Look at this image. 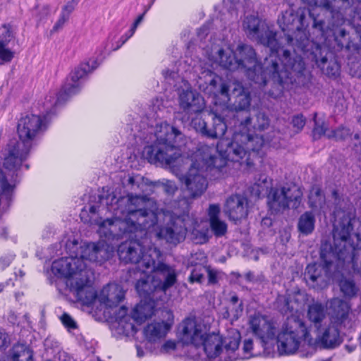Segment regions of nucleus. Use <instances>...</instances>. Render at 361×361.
I'll use <instances>...</instances> for the list:
<instances>
[{
	"label": "nucleus",
	"instance_id": "nucleus-1",
	"mask_svg": "<svg viewBox=\"0 0 361 361\" xmlns=\"http://www.w3.org/2000/svg\"><path fill=\"white\" fill-rule=\"evenodd\" d=\"M99 205L83 208L80 219L85 224L98 225L100 239L83 243L75 256L55 260L51 266L54 274L67 279L66 286L77 300L88 305L96 298L92 286L93 269L87 262L102 264L115 252V244L123 238H131L137 231L154 224L152 210L142 207L143 200L136 197H116L109 190L99 195Z\"/></svg>",
	"mask_w": 361,
	"mask_h": 361
},
{
	"label": "nucleus",
	"instance_id": "nucleus-2",
	"mask_svg": "<svg viewBox=\"0 0 361 361\" xmlns=\"http://www.w3.org/2000/svg\"><path fill=\"white\" fill-rule=\"evenodd\" d=\"M243 28L249 38L270 49V54L265 59L263 66L254 48L246 44H238L235 51L229 47L214 46L208 54V59L228 71H242L259 87L266 85L269 76L280 86V92L292 73L302 74L305 62L298 56H292L289 50L281 47L276 38V32L262 24L257 16H246Z\"/></svg>",
	"mask_w": 361,
	"mask_h": 361
},
{
	"label": "nucleus",
	"instance_id": "nucleus-3",
	"mask_svg": "<svg viewBox=\"0 0 361 361\" xmlns=\"http://www.w3.org/2000/svg\"><path fill=\"white\" fill-rule=\"evenodd\" d=\"M97 66L98 63L95 59L82 63L70 73L58 93H52L45 98V114L43 118L30 114L18 121L17 132L20 140H10L0 152V157L4 159V167L7 171L8 176H11V183L18 180L19 171L23 166L26 169L29 168L27 164L23 165V163L27 158L37 137L46 130L47 119L54 113L55 108L65 102L71 96L78 93L80 88L79 80Z\"/></svg>",
	"mask_w": 361,
	"mask_h": 361
},
{
	"label": "nucleus",
	"instance_id": "nucleus-4",
	"mask_svg": "<svg viewBox=\"0 0 361 361\" xmlns=\"http://www.w3.org/2000/svg\"><path fill=\"white\" fill-rule=\"evenodd\" d=\"M334 216L333 245L330 252L322 254L324 266L308 264L304 273L307 286L315 290L325 288L329 274L339 272L350 264L361 276V221L355 218V210L351 206L336 209Z\"/></svg>",
	"mask_w": 361,
	"mask_h": 361
},
{
	"label": "nucleus",
	"instance_id": "nucleus-5",
	"mask_svg": "<svg viewBox=\"0 0 361 361\" xmlns=\"http://www.w3.org/2000/svg\"><path fill=\"white\" fill-rule=\"evenodd\" d=\"M247 137L238 132L233 142L221 140L216 146L200 144L190 158V167L185 174L176 175L185 186L191 199L200 197L208 188L207 176L221 178L226 172L228 161H240L246 155L242 142Z\"/></svg>",
	"mask_w": 361,
	"mask_h": 361
},
{
	"label": "nucleus",
	"instance_id": "nucleus-6",
	"mask_svg": "<svg viewBox=\"0 0 361 361\" xmlns=\"http://www.w3.org/2000/svg\"><path fill=\"white\" fill-rule=\"evenodd\" d=\"M250 329L255 336L261 342L264 350L270 344L271 348L276 341L277 349L280 355H290L297 351L307 353L310 334L305 322L292 317L279 326L276 322L267 317L255 314L249 320Z\"/></svg>",
	"mask_w": 361,
	"mask_h": 361
},
{
	"label": "nucleus",
	"instance_id": "nucleus-7",
	"mask_svg": "<svg viewBox=\"0 0 361 361\" xmlns=\"http://www.w3.org/2000/svg\"><path fill=\"white\" fill-rule=\"evenodd\" d=\"M181 135L180 131L166 122H157L147 129L143 140L149 144L144 153L150 163H159L170 167L176 173L181 167L190 162L188 155L183 154L176 139Z\"/></svg>",
	"mask_w": 361,
	"mask_h": 361
},
{
	"label": "nucleus",
	"instance_id": "nucleus-8",
	"mask_svg": "<svg viewBox=\"0 0 361 361\" xmlns=\"http://www.w3.org/2000/svg\"><path fill=\"white\" fill-rule=\"evenodd\" d=\"M345 8L343 13H334L333 18L326 21L319 17H313L312 35L316 41L317 47H322L329 50H341L343 48L351 51L356 39L355 32L350 34L345 25L346 23L353 29L351 24L353 8L349 6L348 0L341 1Z\"/></svg>",
	"mask_w": 361,
	"mask_h": 361
},
{
	"label": "nucleus",
	"instance_id": "nucleus-9",
	"mask_svg": "<svg viewBox=\"0 0 361 361\" xmlns=\"http://www.w3.org/2000/svg\"><path fill=\"white\" fill-rule=\"evenodd\" d=\"M197 83L199 89L205 94L214 99L222 97L224 104L233 97V105L236 111L247 110L250 106V94L238 81L227 84L222 82V78L212 70L204 69L200 73Z\"/></svg>",
	"mask_w": 361,
	"mask_h": 361
},
{
	"label": "nucleus",
	"instance_id": "nucleus-10",
	"mask_svg": "<svg viewBox=\"0 0 361 361\" xmlns=\"http://www.w3.org/2000/svg\"><path fill=\"white\" fill-rule=\"evenodd\" d=\"M315 17L308 9L298 8L295 10L289 7L283 11L278 18V24L286 34V41L288 45L293 47L292 56H298L302 59L296 52V49L303 53L308 52L312 42L310 40V33L307 31L309 27V18L313 20ZM303 61V59H302Z\"/></svg>",
	"mask_w": 361,
	"mask_h": 361
},
{
	"label": "nucleus",
	"instance_id": "nucleus-11",
	"mask_svg": "<svg viewBox=\"0 0 361 361\" xmlns=\"http://www.w3.org/2000/svg\"><path fill=\"white\" fill-rule=\"evenodd\" d=\"M130 196L142 199L143 202L142 204V207L145 209L146 208L148 210H152L156 219L154 224L149 227L137 231L133 235L136 236L137 233L144 231L153 227L157 224L159 217L163 216V221L166 222V224L159 228V231L157 232V236L158 238L164 239L168 243L175 245L185 239L187 233L185 221L186 217H188V214H182L178 215L174 212L168 210L160 209L157 207V204L155 201L152 199L147 198L146 196L129 193L126 197Z\"/></svg>",
	"mask_w": 361,
	"mask_h": 361
},
{
	"label": "nucleus",
	"instance_id": "nucleus-12",
	"mask_svg": "<svg viewBox=\"0 0 361 361\" xmlns=\"http://www.w3.org/2000/svg\"><path fill=\"white\" fill-rule=\"evenodd\" d=\"M269 125L270 120L268 116L264 112L259 111L255 116L254 122L250 117H247L240 122L238 126L235 127L231 142H233L234 136L238 132L247 137V140H244L241 144L247 152L243 159L239 161L240 164L245 163L247 166L252 165V157L255 156L264 144L262 136L257 134L253 135L251 128L254 130L263 131L267 129Z\"/></svg>",
	"mask_w": 361,
	"mask_h": 361
},
{
	"label": "nucleus",
	"instance_id": "nucleus-13",
	"mask_svg": "<svg viewBox=\"0 0 361 361\" xmlns=\"http://www.w3.org/2000/svg\"><path fill=\"white\" fill-rule=\"evenodd\" d=\"M119 259L125 264H135L136 270L145 271L152 266V261L161 255V251L156 247H150L146 252L137 240L121 243L117 250Z\"/></svg>",
	"mask_w": 361,
	"mask_h": 361
},
{
	"label": "nucleus",
	"instance_id": "nucleus-14",
	"mask_svg": "<svg viewBox=\"0 0 361 361\" xmlns=\"http://www.w3.org/2000/svg\"><path fill=\"white\" fill-rule=\"evenodd\" d=\"M302 192L295 185L271 188L267 196L268 205L272 212L278 213L300 205Z\"/></svg>",
	"mask_w": 361,
	"mask_h": 361
},
{
	"label": "nucleus",
	"instance_id": "nucleus-15",
	"mask_svg": "<svg viewBox=\"0 0 361 361\" xmlns=\"http://www.w3.org/2000/svg\"><path fill=\"white\" fill-rule=\"evenodd\" d=\"M339 324L331 322L326 327L320 329L316 339L310 336L308 340V350L307 353L300 351V357H307L312 356L317 348L323 349H334L343 342L340 334Z\"/></svg>",
	"mask_w": 361,
	"mask_h": 361
},
{
	"label": "nucleus",
	"instance_id": "nucleus-16",
	"mask_svg": "<svg viewBox=\"0 0 361 361\" xmlns=\"http://www.w3.org/2000/svg\"><path fill=\"white\" fill-rule=\"evenodd\" d=\"M147 269L154 273V276H157L158 284L162 288V292L173 287L177 282L178 271L175 266L168 264L163 261V254L152 261V266Z\"/></svg>",
	"mask_w": 361,
	"mask_h": 361
},
{
	"label": "nucleus",
	"instance_id": "nucleus-17",
	"mask_svg": "<svg viewBox=\"0 0 361 361\" xmlns=\"http://www.w3.org/2000/svg\"><path fill=\"white\" fill-rule=\"evenodd\" d=\"M240 335L235 332L233 336L226 338V356L225 360L237 361L239 360L250 359L257 354L253 351V341L252 339H245L242 350L239 349Z\"/></svg>",
	"mask_w": 361,
	"mask_h": 361
},
{
	"label": "nucleus",
	"instance_id": "nucleus-18",
	"mask_svg": "<svg viewBox=\"0 0 361 361\" xmlns=\"http://www.w3.org/2000/svg\"><path fill=\"white\" fill-rule=\"evenodd\" d=\"M147 272H151L150 269H145V271L140 270L133 271L135 276H139V279L135 283V289L140 298L143 299H161L162 295V288L158 284L157 276L147 274Z\"/></svg>",
	"mask_w": 361,
	"mask_h": 361
},
{
	"label": "nucleus",
	"instance_id": "nucleus-19",
	"mask_svg": "<svg viewBox=\"0 0 361 361\" xmlns=\"http://www.w3.org/2000/svg\"><path fill=\"white\" fill-rule=\"evenodd\" d=\"M180 109L187 114H198L205 108L204 98L188 83L178 90Z\"/></svg>",
	"mask_w": 361,
	"mask_h": 361
},
{
	"label": "nucleus",
	"instance_id": "nucleus-20",
	"mask_svg": "<svg viewBox=\"0 0 361 361\" xmlns=\"http://www.w3.org/2000/svg\"><path fill=\"white\" fill-rule=\"evenodd\" d=\"M180 328L182 340L186 343L192 344L196 348H199L207 335V326L196 319H184Z\"/></svg>",
	"mask_w": 361,
	"mask_h": 361
},
{
	"label": "nucleus",
	"instance_id": "nucleus-21",
	"mask_svg": "<svg viewBox=\"0 0 361 361\" xmlns=\"http://www.w3.org/2000/svg\"><path fill=\"white\" fill-rule=\"evenodd\" d=\"M309 300V295L305 291H298L294 293L292 298L286 295H279L276 299V306L279 310L283 314L290 315L292 318L294 315L302 310Z\"/></svg>",
	"mask_w": 361,
	"mask_h": 361
},
{
	"label": "nucleus",
	"instance_id": "nucleus-22",
	"mask_svg": "<svg viewBox=\"0 0 361 361\" xmlns=\"http://www.w3.org/2000/svg\"><path fill=\"white\" fill-rule=\"evenodd\" d=\"M165 320H154L143 329L145 338L150 343H157L164 339L173 324V314L171 311H166Z\"/></svg>",
	"mask_w": 361,
	"mask_h": 361
},
{
	"label": "nucleus",
	"instance_id": "nucleus-23",
	"mask_svg": "<svg viewBox=\"0 0 361 361\" xmlns=\"http://www.w3.org/2000/svg\"><path fill=\"white\" fill-rule=\"evenodd\" d=\"M210 361H229L224 359L226 356V338L222 340L219 334H209L199 345Z\"/></svg>",
	"mask_w": 361,
	"mask_h": 361
},
{
	"label": "nucleus",
	"instance_id": "nucleus-24",
	"mask_svg": "<svg viewBox=\"0 0 361 361\" xmlns=\"http://www.w3.org/2000/svg\"><path fill=\"white\" fill-rule=\"evenodd\" d=\"M224 212L230 220L240 221L248 214V200L240 195H231L226 200Z\"/></svg>",
	"mask_w": 361,
	"mask_h": 361
},
{
	"label": "nucleus",
	"instance_id": "nucleus-25",
	"mask_svg": "<svg viewBox=\"0 0 361 361\" xmlns=\"http://www.w3.org/2000/svg\"><path fill=\"white\" fill-rule=\"evenodd\" d=\"M329 307L332 317L331 322L339 324L340 328L342 326L352 327L350 320L348 318L350 306L347 302L341 298H334L329 301Z\"/></svg>",
	"mask_w": 361,
	"mask_h": 361
},
{
	"label": "nucleus",
	"instance_id": "nucleus-26",
	"mask_svg": "<svg viewBox=\"0 0 361 361\" xmlns=\"http://www.w3.org/2000/svg\"><path fill=\"white\" fill-rule=\"evenodd\" d=\"M96 298L92 302L87 306L92 305L97 299L101 304L104 305L107 307H113L116 306L121 302L125 296V293L122 288L118 285H109L104 287L100 292L99 295L97 294L94 290Z\"/></svg>",
	"mask_w": 361,
	"mask_h": 361
},
{
	"label": "nucleus",
	"instance_id": "nucleus-27",
	"mask_svg": "<svg viewBox=\"0 0 361 361\" xmlns=\"http://www.w3.org/2000/svg\"><path fill=\"white\" fill-rule=\"evenodd\" d=\"M0 32V61L3 64L10 63L14 58L15 52L8 47L14 36L11 27L7 25H4Z\"/></svg>",
	"mask_w": 361,
	"mask_h": 361
},
{
	"label": "nucleus",
	"instance_id": "nucleus-28",
	"mask_svg": "<svg viewBox=\"0 0 361 361\" xmlns=\"http://www.w3.org/2000/svg\"><path fill=\"white\" fill-rule=\"evenodd\" d=\"M155 299H142L133 310L134 321L135 323L140 324L145 319L154 314L156 308Z\"/></svg>",
	"mask_w": 361,
	"mask_h": 361
},
{
	"label": "nucleus",
	"instance_id": "nucleus-29",
	"mask_svg": "<svg viewBox=\"0 0 361 361\" xmlns=\"http://www.w3.org/2000/svg\"><path fill=\"white\" fill-rule=\"evenodd\" d=\"M220 207L217 204H210L208 216L210 228L216 237H221L227 232V224L219 219Z\"/></svg>",
	"mask_w": 361,
	"mask_h": 361
},
{
	"label": "nucleus",
	"instance_id": "nucleus-30",
	"mask_svg": "<svg viewBox=\"0 0 361 361\" xmlns=\"http://www.w3.org/2000/svg\"><path fill=\"white\" fill-rule=\"evenodd\" d=\"M115 319L118 328L122 329L124 334H130L137 331L133 312L132 311L130 314H128V309L125 306L121 307L116 312Z\"/></svg>",
	"mask_w": 361,
	"mask_h": 361
},
{
	"label": "nucleus",
	"instance_id": "nucleus-31",
	"mask_svg": "<svg viewBox=\"0 0 361 361\" xmlns=\"http://www.w3.org/2000/svg\"><path fill=\"white\" fill-rule=\"evenodd\" d=\"M326 317V309L322 303L314 301L308 305L307 318L317 330L322 328V323Z\"/></svg>",
	"mask_w": 361,
	"mask_h": 361
},
{
	"label": "nucleus",
	"instance_id": "nucleus-32",
	"mask_svg": "<svg viewBox=\"0 0 361 361\" xmlns=\"http://www.w3.org/2000/svg\"><path fill=\"white\" fill-rule=\"evenodd\" d=\"M342 0H311L312 3H310V6H315L321 8L325 14L328 13L326 16L328 19L333 18L334 13L341 14L343 13V8L345 6L343 5ZM349 3L350 0H348Z\"/></svg>",
	"mask_w": 361,
	"mask_h": 361
},
{
	"label": "nucleus",
	"instance_id": "nucleus-33",
	"mask_svg": "<svg viewBox=\"0 0 361 361\" xmlns=\"http://www.w3.org/2000/svg\"><path fill=\"white\" fill-rule=\"evenodd\" d=\"M212 121V126L209 128L208 132H207V137L213 139L220 138L218 143L222 140L231 142L228 139L221 138L227 130V125L224 118L221 116L214 114Z\"/></svg>",
	"mask_w": 361,
	"mask_h": 361
},
{
	"label": "nucleus",
	"instance_id": "nucleus-34",
	"mask_svg": "<svg viewBox=\"0 0 361 361\" xmlns=\"http://www.w3.org/2000/svg\"><path fill=\"white\" fill-rule=\"evenodd\" d=\"M316 63L322 73L330 78H336L340 75V65L335 59L328 60L326 56L320 59H315Z\"/></svg>",
	"mask_w": 361,
	"mask_h": 361
},
{
	"label": "nucleus",
	"instance_id": "nucleus-35",
	"mask_svg": "<svg viewBox=\"0 0 361 361\" xmlns=\"http://www.w3.org/2000/svg\"><path fill=\"white\" fill-rule=\"evenodd\" d=\"M243 302L234 294L229 299L226 310L224 312V317L232 321H236L243 314Z\"/></svg>",
	"mask_w": 361,
	"mask_h": 361
},
{
	"label": "nucleus",
	"instance_id": "nucleus-36",
	"mask_svg": "<svg viewBox=\"0 0 361 361\" xmlns=\"http://www.w3.org/2000/svg\"><path fill=\"white\" fill-rule=\"evenodd\" d=\"M314 215L311 212H306L299 218L298 223V231L304 235H309L314 231Z\"/></svg>",
	"mask_w": 361,
	"mask_h": 361
},
{
	"label": "nucleus",
	"instance_id": "nucleus-37",
	"mask_svg": "<svg viewBox=\"0 0 361 361\" xmlns=\"http://www.w3.org/2000/svg\"><path fill=\"white\" fill-rule=\"evenodd\" d=\"M11 356L13 361H33L32 351L24 344L14 345Z\"/></svg>",
	"mask_w": 361,
	"mask_h": 361
},
{
	"label": "nucleus",
	"instance_id": "nucleus-38",
	"mask_svg": "<svg viewBox=\"0 0 361 361\" xmlns=\"http://www.w3.org/2000/svg\"><path fill=\"white\" fill-rule=\"evenodd\" d=\"M309 206L314 209H322L325 206V196L321 189L317 186L312 188L309 195Z\"/></svg>",
	"mask_w": 361,
	"mask_h": 361
},
{
	"label": "nucleus",
	"instance_id": "nucleus-39",
	"mask_svg": "<svg viewBox=\"0 0 361 361\" xmlns=\"http://www.w3.org/2000/svg\"><path fill=\"white\" fill-rule=\"evenodd\" d=\"M341 292L346 298H352L356 296L358 288L354 281L350 278L342 277L338 282Z\"/></svg>",
	"mask_w": 361,
	"mask_h": 361
},
{
	"label": "nucleus",
	"instance_id": "nucleus-40",
	"mask_svg": "<svg viewBox=\"0 0 361 361\" xmlns=\"http://www.w3.org/2000/svg\"><path fill=\"white\" fill-rule=\"evenodd\" d=\"M116 37H117V33H116V32H111L109 34L105 42H104V43L102 44L103 51L104 52L110 53L111 51L118 50L129 39L128 38V37H126L125 35H123L120 37L121 44H114V41L116 39Z\"/></svg>",
	"mask_w": 361,
	"mask_h": 361
},
{
	"label": "nucleus",
	"instance_id": "nucleus-41",
	"mask_svg": "<svg viewBox=\"0 0 361 361\" xmlns=\"http://www.w3.org/2000/svg\"><path fill=\"white\" fill-rule=\"evenodd\" d=\"M78 3V0H74L73 4H71L70 1H67L59 20L54 26V29L55 30L62 27L64 23L68 20L70 13L74 10V8Z\"/></svg>",
	"mask_w": 361,
	"mask_h": 361
},
{
	"label": "nucleus",
	"instance_id": "nucleus-42",
	"mask_svg": "<svg viewBox=\"0 0 361 361\" xmlns=\"http://www.w3.org/2000/svg\"><path fill=\"white\" fill-rule=\"evenodd\" d=\"M352 25L355 32L356 39L351 51L361 54V23L356 22V18H355L352 21Z\"/></svg>",
	"mask_w": 361,
	"mask_h": 361
},
{
	"label": "nucleus",
	"instance_id": "nucleus-43",
	"mask_svg": "<svg viewBox=\"0 0 361 361\" xmlns=\"http://www.w3.org/2000/svg\"><path fill=\"white\" fill-rule=\"evenodd\" d=\"M350 130L348 128L341 127L336 130H331L327 133L328 138H334L336 140H345L350 135Z\"/></svg>",
	"mask_w": 361,
	"mask_h": 361
},
{
	"label": "nucleus",
	"instance_id": "nucleus-44",
	"mask_svg": "<svg viewBox=\"0 0 361 361\" xmlns=\"http://www.w3.org/2000/svg\"><path fill=\"white\" fill-rule=\"evenodd\" d=\"M141 179L140 176H129L123 185L130 190L137 191L140 189Z\"/></svg>",
	"mask_w": 361,
	"mask_h": 361
},
{
	"label": "nucleus",
	"instance_id": "nucleus-45",
	"mask_svg": "<svg viewBox=\"0 0 361 361\" xmlns=\"http://www.w3.org/2000/svg\"><path fill=\"white\" fill-rule=\"evenodd\" d=\"M191 125L196 131L207 137V132H208L209 128L204 120L201 118L196 117L192 119Z\"/></svg>",
	"mask_w": 361,
	"mask_h": 361
},
{
	"label": "nucleus",
	"instance_id": "nucleus-46",
	"mask_svg": "<svg viewBox=\"0 0 361 361\" xmlns=\"http://www.w3.org/2000/svg\"><path fill=\"white\" fill-rule=\"evenodd\" d=\"M348 7L353 8L351 22L356 18V22L361 23V0H350Z\"/></svg>",
	"mask_w": 361,
	"mask_h": 361
},
{
	"label": "nucleus",
	"instance_id": "nucleus-47",
	"mask_svg": "<svg viewBox=\"0 0 361 361\" xmlns=\"http://www.w3.org/2000/svg\"><path fill=\"white\" fill-rule=\"evenodd\" d=\"M203 269L204 268H195L193 269L190 273V275L189 276V282L191 283H193L195 282L197 283H202V279L204 278V274H203Z\"/></svg>",
	"mask_w": 361,
	"mask_h": 361
},
{
	"label": "nucleus",
	"instance_id": "nucleus-48",
	"mask_svg": "<svg viewBox=\"0 0 361 361\" xmlns=\"http://www.w3.org/2000/svg\"><path fill=\"white\" fill-rule=\"evenodd\" d=\"M61 322L63 323V324L68 329V330H72V329H75L77 328V324L75 323V322L73 320V319L70 316L68 315V314L66 313H64L62 316H61Z\"/></svg>",
	"mask_w": 361,
	"mask_h": 361
},
{
	"label": "nucleus",
	"instance_id": "nucleus-49",
	"mask_svg": "<svg viewBox=\"0 0 361 361\" xmlns=\"http://www.w3.org/2000/svg\"><path fill=\"white\" fill-rule=\"evenodd\" d=\"M292 123L293 128L296 129L295 131L298 133L300 131L305 125V118L302 115L295 116L293 117Z\"/></svg>",
	"mask_w": 361,
	"mask_h": 361
},
{
	"label": "nucleus",
	"instance_id": "nucleus-50",
	"mask_svg": "<svg viewBox=\"0 0 361 361\" xmlns=\"http://www.w3.org/2000/svg\"><path fill=\"white\" fill-rule=\"evenodd\" d=\"M350 73L353 77H361V61H353L349 63Z\"/></svg>",
	"mask_w": 361,
	"mask_h": 361
},
{
	"label": "nucleus",
	"instance_id": "nucleus-51",
	"mask_svg": "<svg viewBox=\"0 0 361 361\" xmlns=\"http://www.w3.org/2000/svg\"><path fill=\"white\" fill-rule=\"evenodd\" d=\"M326 128L324 124L319 125L316 123L315 126L313 129V137L314 139H319L322 135H325L327 137Z\"/></svg>",
	"mask_w": 361,
	"mask_h": 361
},
{
	"label": "nucleus",
	"instance_id": "nucleus-52",
	"mask_svg": "<svg viewBox=\"0 0 361 361\" xmlns=\"http://www.w3.org/2000/svg\"><path fill=\"white\" fill-rule=\"evenodd\" d=\"M164 190L168 194H173L178 190L176 183L171 180H166L162 183Z\"/></svg>",
	"mask_w": 361,
	"mask_h": 361
},
{
	"label": "nucleus",
	"instance_id": "nucleus-53",
	"mask_svg": "<svg viewBox=\"0 0 361 361\" xmlns=\"http://www.w3.org/2000/svg\"><path fill=\"white\" fill-rule=\"evenodd\" d=\"M176 348V343L173 341L169 340L166 341L161 346L160 351L162 353H169Z\"/></svg>",
	"mask_w": 361,
	"mask_h": 361
},
{
	"label": "nucleus",
	"instance_id": "nucleus-54",
	"mask_svg": "<svg viewBox=\"0 0 361 361\" xmlns=\"http://www.w3.org/2000/svg\"><path fill=\"white\" fill-rule=\"evenodd\" d=\"M14 258V255H8L3 256L0 258V267L2 269H4L7 267H8L11 264V262L13 261Z\"/></svg>",
	"mask_w": 361,
	"mask_h": 361
},
{
	"label": "nucleus",
	"instance_id": "nucleus-55",
	"mask_svg": "<svg viewBox=\"0 0 361 361\" xmlns=\"http://www.w3.org/2000/svg\"><path fill=\"white\" fill-rule=\"evenodd\" d=\"M207 274H208V282L210 284H214L217 283V271L211 269L209 268L207 269Z\"/></svg>",
	"mask_w": 361,
	"mask_h": 361
},
{
	"label": "nucleus",
	"instance_id": "nucleus-56",
	"mask_svg": "<svg viewBox=\"0 0 361 361\" xmlns=\"http://www.w3.org/2000/svg\"><path fill=\"white\" fill-rule=\"evenodd\" d=\"M209 25H204L201 27H200L197 30V35L201 39L204 38L209 33Z\"/></svg>",
	"mask_w": 361,
	"mask_h": 361
},
{
	"label": "nucleus",
	"instance_id": "nucleus-57",
	"mask_svg": "<svg viewBox=\"0 0 361 361\" xmlns=\"http://www.w3.org/2000/svg\"><path fill=\"white\" fill-rule=\"evenodd\" d=\"M7 343V335L3 331L0 330V348L6 346Z\"/></svg>",
	"mask_w": 361,
	"mask_h": 361
},
{
	"label": "nucleus",
	"instance_id": "nucleus-58",
	"mask_svg": "<svg viewBox=\"0 0 361 361\" xmlns=\"http://www.w3.org/2000/svg\"><path fill=\"white\" fill-rule=\"evenodd\" d=\"M147 11H145L142 14L140 15L137 19L135 20V22L133 23V24L132 25V27H133V29H137L138 25L142 21L143 18H144V16L146 13Z\"/></svg>",
	"mask_w": 361,
	"mask_h": 361
},
{
	"label": "nucleus",
	"instance_id": "nucleus-59",
	"mask_svg": "<svg viewBox=\"0 0 361 361\" xmlns=\"http://www.w3.org/2000/svg\"><path fill=\"white\" fill-rule=\"evenodd\" d=\"M7 235H8V232H7L6 228L0 224V237L4 239H6V238H7Z\"/></svg>",
	"mask_w": 361,
	"mask_h": 361
},
{
	"label": "nucleus",
	"instance_id": "nucleus-60",
	"mask_svg": "<svg viewBox=\"0 0 361 361\" xmlns=\"http://www.w3.org/2000/svg\"><path fill=\"white\" fill-rule=\"evenodd\" d=\"M245 277L247 281H252L254 279V274L252 271H248L245 274Z\"/></svg>",
	"mask_w": 361,
	"mask_h": 361
},
{
	"label": "nucleus",
	"instance_id": "nucleus-61",
	"mask_svg": "<svg viewBox=\"0 0 361 361\" xmlns=\"http://www.w3.org/2000/svg\"><path fill=\"white\" fill-rule=\"evenodd\" d=\"M135 30V29H133V27H131L130 29L124 35L130 39L134 35Z\"/></svg>",
	"mask_w": 361,
	"mask_h": 361
},
{
	"label": "nucleus",
	"instance_id": "nucleus-62",
	"mask_svg": "<svg viewBox=\"0 0 361 361\" xmlns=\"http://www.w3.org/2000/svg\"><path fill=\"white\" fill-rule=\"evenodd\" d=\"M137 354L138 357H142L144 355V352L140 347H137Z\"/></svg>",
	"mask_w": 361,
	"mask_h": 361
},
{
	"label": "nucleus",
	"instance_id": "nucleus-63",
	"mask_svg": "<svg viewBox=\"0 0 361 361\" xmlns=\"http://www.w3.org/2000/svg\"><path fill=\"white\" fill-rule=\"evenodd\" d=\"M262 223L263 224H267V225H271V219H268V218H264L262 219Z\"/></svg>",
	"mask_w": 361,
	"mask_h": 361
},
{
	"label": "nucleus",
	"instance_id": "nucleus-64",
	"mask_svg": "<svg viewBox=\"0 0 361 361\" xmlns=\"http://www.w3.org/2000/svg\"><path fill=\"white\" fill-rule=\"evenodd\" d=\"M172 73L170 72L169 70H164L163 71V75L165 78H167L168 76H169Z\"/></svg>",
	"mask_w": 361,
	"mask_h": 361
}]
</instances>
